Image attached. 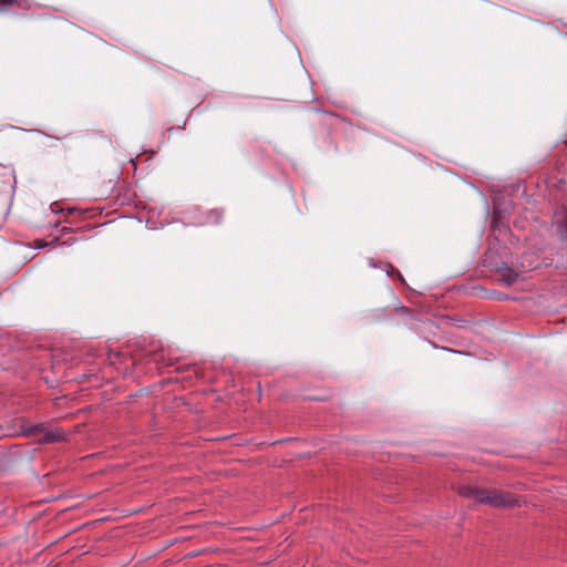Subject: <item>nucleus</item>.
I'll list each match as a JSON object with an SVG mask.
<instances>
[{"label":"nucleus","mask_w":567,"mask_h":567,"mask_svg":"<svg viewBox=\"0 0 567 567\" xmlns=\"http://www.w3.org/2000/svg\"><path fill=\"white\" fill-rule=\"evenodd\" d=\"M460 494L476 503L486 504L495 508H514L519 506V501L511 493H503L496 489L464 486L460 489Z\"/></svg>","instance_id":"1"},{"label":"nucleus","mask_w":567,"mask_h":567,"mask_svg":"<svg viewBox=\"0 0 567 567\" xmlns=\"http://www.w3.org/2000/svg\"><path fill=\"white\" fill-rule=\"evenodd\" d=\"M489 267H494V269L499 272L498 281L504 284L505 286H512L518 279V274L509 268L506 262L502 261L499 264L492 265L488 262Z\"/></svg>","instance_id":"2"},{"label":"nucleus","mask_w":567,"mask_h":567,"mask_svg":"<svg viewBox=\"0 0 567 567\" xmlns=\"http://www.w3.org/2000/svg\"><path fill=\"white\" fill-rule=\"evenodd\" d=\"M38 432H44V436L41 440L42 443H54L63 440V433L59 431H44V427L41 424L34 425L24 430L27 435H34Z\"/></svg>","instance_id":"3"},{"label":"nucleus","mask_w":567,"mask_h":567,"mask_svg":"<svg viewBox=\"0 0 567 567\" xmlns=\"http://www.w3.org/2000/svg\"><path fill=\"white\" fill-rule=\"evenodd\" d=\"M224 210L223 209H213L210 212V216L214 219L215 223H219L223 218Z\"/></svg>","instance_id":"4"},{"label":"nucleus","mask_w":567,"mask_h":567,"mask_svg":"<svg viewBox=\"0 0 567 567\" xmlns=\"http://www.w3.org/2000/svg\"><path fill=\"white\" fill-rule=\"evenodd\" d=\"M17 2L18 0H0V11L9 9Z\"/></svg>","instance_id":"5"},{"label":"nucleus","mask_w":567,"mask_h":567,"mask_svg":"<svg viewBox=\"0 0 567 567\" xmlns=\"http://www.w3.org/2000/svg\"><path fill=\"white\" fill-rule=\"evenodd\" d=\"M559 231L567 239V214L566 217L559 223Z\"/></svg>","instance_id":"6"},{"label":"nucleus","mask_w":567,"mask_h":567,"mask_svg":"<svg viewBox=\"0 0 567 567\" xmlns=\"http://www.w3.org/2000/svg\"><path fill=\"white\" fill-rule=\"evenodd\" d=\"M401 310L404 312V313H408L409 312V309L406 307H401Z\"/></svg>","instance_id":"7"}]
</instances>
